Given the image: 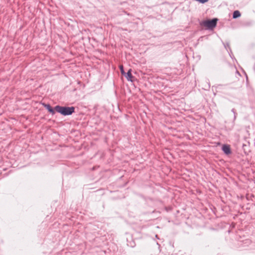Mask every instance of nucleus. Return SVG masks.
<instances>
[{"label": "nucleus", "instance_id": "1a4fd4ad", "mask_svg": "<svg viewBox=\"0 0 255 255\" xmlns=\"http://www.w3.org/2000/svg\"><path fill=\"white\" fill-rule=\"evenodd\" d=\"M195 1H197L201 3H205V2L209 1V0H195Z\"/></svg>", "mask_w": 255, "mask_h": 255}, {"label": "nucleus", "instance_id": "7ed1b4c3", "mask_svg": "<svg viewBox=\"0 0 255 255\" xmlns=\"http://www.w3.org/2000/svg\"><path fill=\"white\" fill-rule=\"evenodd\" d=\"M222 150L226 155H229L232 153L230 146L229 144H224L222 146Z\"/></svg>", "mask_w": 255, "mask_h": 255}, {"label": "nucleus", "instance_id": "6e6552de", "mask_svg": "<svg viewBox=\"0 0 255 255\" xmlns=\"http://www.w3.org/2000/svg\"><path fill=\"white\" fill-rule=\"evenodd\" d=\"M231 111L234 114V120H235L236 119V117L237 115V113L236 112V110L235 109H232Z\"/></svg>", "mask_w": 255, "mask_h": 255}, {"label": "nucleus", "instance_id": "0eeeda50", "mask_svg": "<svg viewBox=\"0 0 255 255\" xmlns=\"http://www.w3.org/2000/svg\"><path fill=\"white\" fill-rule=\"evenodd\" d=\"M119 68L122 75H126V72L124 71V66L122 65H120Z\"/></svg>", "mask_w": 255, "mask_h": 255}, {"label": "nucleus", "instance_id": "39448f33", "mask_svg": "<svg viewBox=\"0 0 255 255\" xmlns=\"http://www.w3.org/2000/svg\"><path fill=\"white\" fill-rule=\"evenodd\" d=\"M124 75L126 77V78H127L128 81H130V82H133V79H134V77L131 74V69H129L128 70V72L126 73V75Z\"/></svg>", "mask_w": 255, "mask_h": 255}, {"label": "nucleus", "instance_id": "9d476101", "mask_svg": "<svg viewBox=\"0 0 255 255\" xmlns=\"http://www.w3.org/2000/svg\"><path fill=\"white\" fill-rule=\"evenodd\" d=\"M128 246L131 248H133L135 246V244L134 242H130L129 244H128Z\"/></svg>", "mask_w": 255, "mask_h": 255}, {"label": "nucleus", "instance_id": "20e7f679", "mask_svg": "<svg viewBox=\"0 0 255 255\" xmlns=\"http://www.w3.org/2000/svg\"><path fill=\"white\" fill-rule=\"evenodd\" d=\"M42 105L52 115H54L55 114V109H53L51 106L50 105V104H45L44 103H41Z\"/></svg>", "mask_w": 255, "mask_h": 255}, {"label": "nucleus", "instance_id": "f257e3e1", "mask_svg": "<svg viewBox=\"0 0 255 255\" xmlns=\"http://www.w3.org/2000/svg\"><path fill=\"white\" fill-rule=\"evenodd\" d=\"M54 109L55 111L64 116L71 115L75 112L74 107H62L57 105Z\"/></svg>", "mask_w": 255, "mask_h": 255}, {"label": "nucleus", "instance_id": "f03ea898", "mask_svg": "<svg viewBox=\"0 0 255 255\" xmlns=\"http://www.w3.org/2000/svg\"><path fill=\"white\" fill-rule=\"evenodd\" d=\"M218 19L215 18L211 20H205L203 22L204 26L207 27L208 29H212L217 25Z\"/></svg>", "mask_w": 255, "mask_h": 255}, {"label": "nucleus", "instance_id": "423d86ee", "mask_svg": "<svg viewBox=\"0 0 255 255\" xmlns=\"http://www.w3.org/2000/svg\"><path fill=\"white\" fill-rule=\"evenodd\" d=\"M241 15V12L239 10H235L233 13V18L235 19L239 18Z\"/></svg>", "mask_w": 255, "mask_h": 255}]
</instances>
